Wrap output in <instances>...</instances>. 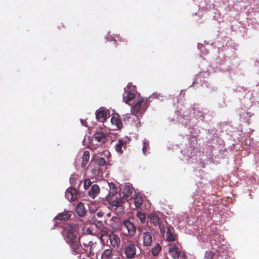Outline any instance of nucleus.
<instances>
[{
	"label": "nucleus",
	"instance_id": "1",
	"mask_svg": "<svg viewBox=\"0 0 259 259\" xmlns=\"http://www.w3.org/2000/svg\"><path fill=\"white\" fill-rule=\"evenodd\" d=\"M78 229V226L76 224H66L62 235L70 247L71 253L74 255H79L80 257L81 254L84 253L85 249L81 245L79 238L77 239Z\"/></svg>",
	"mask_w": 259,
	"mask_h": 259
},
{
	"label": "nucleus",
	"instance_id": "2",
	"mask_svg": "<svg viewBox=\"0 0 259 259\" xmlns=\"http://www.w3.org/2000/svg\"><path fill=\"white\" fill-rule=\"evenodd\" d=\"M149 106V99L139 97L137 102L131 108V112L137 117H142Z\"/></svg>",
	"mask_w": 259,
	"mask_h": 259
},
{
	"label": "nucleus",
	"instance_id": "3",
	"mask_svg": "<svg viewBox=\"0 0 259 259\" xmlns=\"http://www.w3.org/2000/svg\"><path fill=\"white\" fill-rule=\"evenodd\" d=\"M159 229L162 236L165 237L167 241L174 242L177 239V235L175 233V229L168 224L166 226H159Z\"/></svg>",
	"mask_w": 259,
	"mask_h": 259
},
{
	"label": "nucleus",
	"instance_id": "4",
	"mask_svg": "<svg viewBox=\"0 0 259 259\" xmlns=\"http://www.w3.org/2000/svg\"><path fill=\"white\" fill-rule=\"evenodd\" d=\"M138 245L130 242L125 244L122 248V253L126 259H134L137 255Z\"/></svg>",
	"mask_w": 259,
	"mask_h": 259
},
{
	"label": "nucleus",
	"instance_id": "5",
	"mask_svg": "<svg viewBox=\"0 0 259 259\" xmlns=\"http://www.w3.org/2000/svg\"><path fill=\"white\" fill-rule=\"evenodd\" d=\"M121 228L124 232L126 236H134L136 233L137 228L135 224L131 221L130 219H126L123 221L121 224Z\"/></svg>",
	"mask_w": 259,
	"mask_h": 259
},
{
	"label": "nucleus",
	"instance_id": "6",
	"mask_svg": "<svg viewBox=\"0 0 259 259\" xmlns=\"http://www.w3.org/2000/svg\"><path fill=\"white\" fill-rule=\"evenodd\" d=\"M105 235H106L108 237L110 248L112 247V248L116 249L119 248L121 244V240L120 237L117 234L114 233L113 232L109 234L106 232H105L101 234L102 237Z\"/></svg>",
	"mask_w": 259,
	"mask_h": 259
},
{
	"label": "nucleus",
	"instance_id": "7",
	"mask_svg": "<svg viewBox=\"0 0 259 259\" xmlns=\"http://www.w3.org/2000/svg\"><path fill=\"white\" fill-rule=\"evenodd\" d=\"M168 253L169 257L168 259H179L180 256L181 251L176 245H170L168 247Z\"/></svg>",
	"mask_w": 259,
	"mask_h": 259
},
{
	"label": "nucleus",
	"instance_id": "8",
	"mask_svg": "<svg viewBox=\"0 0 259 259\" xmlns=\"http://www.w3.org/2000/svg\"><path fill=\"white\" fill-rule=\"evenodd\" d=\"M97 245L96 242H94L91 240H85L82 243L83 248L85 249L86 251L89 250V255H94V250Z\"/></svg>",
	"mask_w": 259,
	"mask_h": 259
},
{
	"label": "nucleus",
	"instance_id": "9",
	"mask_svg": "<svg viewBox=\"0 0 259 259\" xmlns=\"http://www.w3.org/2000/svg\"><path fill=\"white\" fill-rule=\"evenodd\" d=\"M134 191V188L131 184H125L122 189V197L125 199L128 198L132 196Z\"/></svg>",
	"mask_w": 259,
	"mask_h": 259
},
{
	"label": "nucleus",
	"instance_id": "10",
	"mask_svg": "<svg viewBox=\"0 0 259 259\" xmlns=\"http://www.w3.org/2000/svg\"><path fill=\"white\" fill-rule=\"evenodd\" d=\"M153 235L150 231H146L143 234V245L145 246H150L152 244Z\"/></svg>",
	"mask_w": 259,
	"mask_h": 259
},
{
	"label": "nucleus",
	"instance_id": "11",
	"mask_svg": "<svg viewBox=\"0 0 259 259\" xmlns=\"http://www.w3.org/2000/svg\"><path fill=\"white\" fill-rule=\"evenodd\" d=\"M147 219L148 222L152 224L154 226H158L159 227V226H163L159 222L160 219L159 216L155 212L149 213L147 216Z\"/></svg>",
	"mask_w": 259,
	"mask_h": 259
},
{
	"label": "nucleus",
	"instance_id": "12",
	"mask_svg": "<svg viewBox=\"0 0 259 259\" xmlns=\"http://www.w3.org/2000/svg\"><path fill=\"white\" fill-rule=\"evenodd\" d=\"M109 203L112 207H115L116 208H119L123 210V206L122 205V201L120 198H118L116 196H112L109 201Z\"/></svg>",
	"mask_w": 259,
	"mask_h": 259
},
{
	"label": "nucleus",
	"instance_id": "13",
	"mask_svg": "<svg viewBox=\"0 0 259 259\" xmlns=\"http://www.w3.org/2000/svg\"><path fill=\"white\" fill-rule=\"evenodd\" d=\"M65 196L68 200L71 201H74L77 196L76 189L72 187L68 188L65 192Z\"/></svg>",
	"mask_w": 259,
	"mask_h": 259
},
{
	"label": "nucleus",
	"instance_id": "14",
	"mask_svg": "<svg viewBox=\"0 0 259 259\" xmlns=\"http://www.w3.org/2000/svg\"><path fill=\"white\" fill-rule=\"evenodd\" d=\"M106 134L105 133L100 131L94 134V139L96 142L104 143L106 141Z\"/></svg>",
	"mask_w": 259,
	"mask_h": 259
},
{
	"label": "nucleus",
	"instance_id": "15",
	"mask_svg": "<svg viewBox=\"0 0 259 259\" xmlns=\"http://www.w3.org/2000/svg\"><path fill=\"white\" fill-rule=\"evenodd\" d=\"M96 116L99 121L104 122L106 119L107 113L105 110L100 109L96 111Z\"/></svg>",
	"mask_w": 259,
	"mask_h": 259
},
{
	"label": "nucleus",
	"instance_id": "16",
	"mask_svg": "<svg viewBox=\"0 0 259 259\" xmlns=\"http://www.w3.org/2000/svg\"><path fill=\"white\" fill-rule=\"evenodd\" d=\"M75 211L79 217H83L87 212L84 204L82 202L78 203L75 208Z\"/></svg>",
	"mask_w": 259,
	"mask_h": 259
},
{
	"label": "nucleus",
	"instance_id": "17",
	"mask_svg": "<svg viewBox=\"0 0 259 259\" xmlns=\"http://www.w3.org/2000/svg\"><path fill=\"white\" fill-rule=\"evenodd\" d=\"M100 192V188L98 185H93L89 191V195L92 198H95Z\"/></svg>",
	"mask_w": 259,
	"mask_h": 259
},
{
	"label": "nucleus",
	"instance_id": "18",
	"mask_svg": "<svg viewBox=\"0 0 259 259\" xmlns=\"http://www.w3.org/2000/svg\"><path fill=\"white\" fill-rule=\"evenodd\" d=\"M135 97V94L131 93L129 91H125L123 95V100L126 104H128L130 102L132 101Z\"/></svg>",
	"mask_w": 259,
	"mask_h": 259
},
{
	"label": "nucleus",
	"instance_id": "19",
	"mask_svg": "<svg viewBox=\"0 0 259 259\" xmlns=\"http://www.w3.org/2000/svg\"><path fill=\"white\" fill-rule=\"evenodd\" d=\"M71 217L68 211H64L58 213L54 218V220L67 221Z\"/></svg>",
	"mask_w": 259,
	"mask_h": 259
},
{
	"label": "nucleus",
	"instance_id": "20",
	"mask_svg": "<svg viewBox=\"0 0 259 259\" xmlns=\"http://www.w3.org/2000/svg\"><path fill=\"white\" fill-rule=\"evenodd\" d=\"M111 121L113 124H114L116 127L120 129L122 127V123L119 119L118 114H114L111 119Z\"/></svg>",
	"mask_w": 259,
	"mask_h": 259
},
{
	"label": "nucleus",
	"instance_id": "21",
	"mask_svg": "<svg viewBox=\"0 0 259 259\" xmlns=\"http://www.w3.org/2000/svg\"><path fill=\"white\" fill-rule=\"evenodd\" d=\"M113 254L111 248L105 249L102 253L101 255V259H111L113 257Z\"/></svg>",
	"mask_w": 259,
	"mask_h": 259
},
{
	"label": "nucleus",
	"instance_id": "22",
	"mask_svg": "<svg viewBox=\"0 0 259 259\" xmlns=\"http://www.w3.org/2000/svg\"><path fill=\"white\" fill-rule=\"evenodd\" d=\"M126 144L125 142L121 140H119L118 141V143L115 145L116 151L120 154L122 153L123 151L122 150V147H125Z\"/></svg>",
	"mask_w": 259,
	"mask_h": 259
},
{
	"label": "nucleus",
	"instance_id": "23",
	"mask_svg": "<svg viewBox=\"0 0 259 259\" xmlns=\"http://www.w3.org/2000/svg\"><path fill=\"white\" fill-rule=\"evenodd\" d=\"M161 250V247L158 243H156L151 248V253L153 256H157Z\"/></svg>",
	"mask_w": 259,
	"mask_h": 259
},
{
	"label": "nucleus",
	"instance_id": "24",
	"mask_svg": "<svg viewBox=\"0 0 259 259\" xmlns=\"http://www.w3.org/2000/svg\"><path fill=\"white\" fill-rule=\"evenodd\" d=\"M133 202L135 205L136 208H140L143 204V201L141 197L136 196L134 198Z\"/></svg>",
	"mask_w": 259,
	"mask_h": 259
},
{
	"label": "nucleus",
	"instance_id": "25",
	"mask_svg": "<svg viewBox=\"0 0 259 259\" xmlns=\"http://www.w3.org/2000/svg\"><path fill=\"white\" fill-rule=\"evenodd\" d=\"M136 216L140 220L142 224H144L146 222V216L144 213L141 211H138L136 214Z\"/></svg>",
	"mask_w": 259,
	"mask_h": 259
},
{
	"label": "nucleus",
	"instance_id": "26",
	"mask_svg": "<svg viewBox=\"0 0 259 259\" xmlns=\"http://www.w3.org/2000/svg\"><path fill=\"white\" fill-rule=\"evenodd\" d=\"M90 158V154L89 151L85 150L82 155L83 162H88Z\"/></svg>",
	"mask_w": 259,
	"mask_h": 259
},
{
	"label": "nucleus",
	"instance_id": "27",
	"mask_svg": "<svg viewBox=\"0 0 259 259\" xmlns=\"http://www.w3.org/2000/svg\"><path fill=\"white\" fill-rule=\"evenodd\" d=\"M91 181L90 180V179H85L84 181V184H83V186H84V188L85 189V190H87L89 188V187H90V186L91 185Z\"/></svg>",
	"mask_w": 259,
	"mask_h": 259
},
{
	"label": "nucleus",
	"instance_id": "28",
	"mask_svg": "<svg viewBox=\"0 0 259 259\" xmlns=\"http://www.w3.org/2000/svg\"><path fill=\"white\" fill-rule=\"evenodd\" d=\"M214 253L211 251H207L205 253L204 259H212Z\"/></svg>",
	"mask_w": 259,
	"mask_h": 259
},
{
	"label": "nucleus",
	"instance_id": "29",
	"mask_svg": "<svg viewBox=\"0 0 259 259\" xmlns=\"http://www.w3.org/2000/svg\"><path fill=\"white\" fill-rule=\"evenodd\" d=\"M147 146H148V145L147 144V143L146 142H144V146L142 148V150H143V151L144 152V153L145 152V151H146V149Z\"/></svg>",
	"mask_w": 259,
	"mask_h": 259
},
{
	"label": "nucleus",
	"instance_id": "30",
	"mask_svg": "<svg viewBox=\"0 0 259 259\" xmlns=\"http://www.w3.org/2000/svg\"><path fill=\"white\" fill-rule=\"evenodd\" d=\"M103 214L104 213L102 212V211H98L97 213V215L99 217V218H101L103 216Z\"/></svg>",
	"mask_w": 259,
	"mask_h": 259
},
{
	"label": "nucleus",
	"instance_id": "31",
	"mask_svg": "<svg viewBox=\"0 0 259 259\" xmlns=\"http://www.w3.org/2000/svg\"><path fill=\"white\" fill-rule=\"evenodd\" d=\"M94 255H89V253L88 254L87 256V257L85 258H82L81 259H96V258H94L93 257H92V256H93Z\"/></svg>",
	"mask_w": 259,
	"mask_h": 259
},
{
	"label": "nucleus",
	"instance_id": "32",
	"mask_svg": "<svg viewBox=\"0 0 259 259\" xmlns=\"http://www.w3.org/2000/svg\"><path fill=\"white\" fill-rule=\"evenodd\" d=\"M130 118V116L129 114L125 115V117L123 118V121H127V120H128Z\"/></svg>",
	"mask_w": 259,
	"mask_h": 259
},
{
	"label": "nucleus",
	"instance_id": "33",
	"mask_svg": "<svg viewBox=\"0 0 259 259\" xmlns=\"http://www.w3.org/2000/svg\"><path fill=\"white\" fill-rule=\"evenodd\" d=\"M100 162H106V160H105L104 158L102 157V158H100Z\"/></svg>",
	"mask_w": 259,
	"mask_h": 259
},
{
	"label": "nucleus",
	"instance_id": "34",
	"mask_svg": "<svg viewBox=\"0 0 259 259\" xmlns=\"http://www.w3.org/2000/svg\"><path fill=\"white\" fill-rule=\"evenodd\" d=\"M81 123H82V124H83V125H85V123H84V122H86V121H85V120H81Z\"/></svg>",
	"mask_w": 259,
	"mask_h": 259
},
{
	"label": "nucleus",
	"instance_id": "35",
	"mask_svg": "<svg viewBox=\"0 0 259 259\" xmlns=\"http://www.w3.org/2000/svg\"><path fill=\"white\" fill-rule=\"evenodd\" d=\"M106 162L102 163H98L99 166H101L102 165H104V164H106Z\"/></svg>",
	"mask_w": 259,
	"mask_h": 259
},
{
	"label": "nucleus",
	"instance_id": "36",
	"mask_svg": "<svg viewBox=\"0 0 259 259\" xmlns=\"http://www.w3.org/2000/svg\"><path fill=\"white\" fill-rule=\"evenodd\" d=\"M104 152H105V154H108L110 155V153L108 151H106Z\"/></svg>",
	"mask_w": 259,
	"mask_h": 259
},
{
	"label": "nucleus",
	"instance_id": "37",
	"mask_svg": "<svg viewBox=\"0 0 259 259\" xmlns=\"http://www.w3.org/2000/svg\"><path fill=\"white\" fill-rule=\"evenodd\" d=\"M107 215L108 217H110L111 216V213L110 212L108 213L107 214Z\"/></svg>",
	"mask_w": 259,
	"mask_h": 259
},
{
	"label": "nucleus",
	"instance_id": "38",
	"mask_svg": "<svg viewBox=\"0 0 259 259\" xmlns=\"http://www.w3.org/2000/svg\"><path fill=\"white\" fill-rule=\"evenodd\" d=\"M82 166L83 167L85 166V164H84V163H82Z\"/></svg>",
	"mask_w": 259,
	"mask_h": 259
},
{
	"label": "nucleus",
	"instance_id": "39",
	"mask_svg": "<svg viewBox=\"0 0 259 259\" xmlns=\"http://www.w3.org/2000/svg\"><path fill=\"white\" fill-rule=\"evenodd\" d=\"M98 224H99L100 225H102V222H99Z\"/></svg>",
	"mask_w": 259,
	"mask_h": 259
},
{
	"label": "nucleus",
	"instance_id": "40",
	"mask_svg": "<svg viewBox=\"0 0 259 259\" xmlns=\"http://www.w3.org/2000/svg\"><path fill=\"white\" fill-rule=\"evenodd\" d=\"M216 250H218V251H220L219 249H216Z\"/></svg>",
	"mask_w": 259,
	"mask_h": 259
},
{
	"label": "nucleus",
	"instance_id": "41",
	"mask_svg": "<svg viewBox=\"0 0 259 259\" xmlns=\"http://www.w3.org/2000/svg\"><path fill=\"white\" fill-rule=\"evenodd\" d=\"M184 257H185V254H183V255Z\"/></svg>",
	"mask_w": 259,
	"mask_h": 259
}]
</instances>
